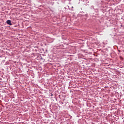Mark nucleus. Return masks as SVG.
Wrapping results in <instances>:
<instances>
[{"label": "nucleus", "mask_w": 124, "mask_h": 124, "mask_svg": "<svg viewBox=\"0 0 124 124\" xmlns=\"http://www.w3.org/2000/svg\"><path fill=\"white\" fill-rule=\"evenodd\" d=\"M6 23H7V24H8V25H9V26H12V24L11 23V20H8L6 21Z\"/></svg>", "instance_id": "obj_1"}]
</instances>
